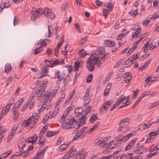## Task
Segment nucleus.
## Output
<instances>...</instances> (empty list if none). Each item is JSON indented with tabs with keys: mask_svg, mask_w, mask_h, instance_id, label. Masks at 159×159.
I'll return each mask as SVG.
<instances>
[{
	"mask_svg": "<svg viewBox=\"0 0 159 159\" xmlns=\"http://www.w3.org/2000/svg\"><path fill=\"white\" fill-rule=\"evenodd\" d=\"M40 89H34L32 92V95L33 96H35L37 95V97L38 98H41L43 97L44 94L43 92L46 87V85L45 84H41L40 85Z\"/></svg>",
	"mask_w": 159,
	"mask_h": 159,
	"instance_id": "1",
	"label": "nucleus"
},
{
	"mask_svg": "<svg viewBox=\"0 0 159 159\" xmlns=\"http://www.w3.org/2000/svg\"><path fill=\"white\" fill-rule=\"evenodd\" d=\"M44 16L49 19H53L55 17L54 13L52 11L48 8H45L43 9Z\"/></svg>",
	"mask_w": 159,
	"mask_h": 159,
	"instance_id": "2",
	"label": "nucleus"
},
{
	"mask_svg": "<svg viewBox=\"0 0 159 159\" xmlns=\"http://www.w3.org/2000/svg\"><path fill=\"white\" fill-rule=\"evenodd\" d=\"M65 124H66L65 127L66 129L73 128L75 127L76 124V121L74 119V118H71L70 120H66L65 122Z\"/></svg>",
	"mask_w": 159,
	"mask_h": 159,
	"instance_id": "3",
	"label": "nucleus"
},
{
	"mask_svg": "<svg viewBox=\"0 0 159 159\" xmlns=\"http://www.w3.org/2000/svg\"><path fill=\"white\" fill-rule=\"evenodd\" d=\"M111 102L112 101L111 100H110L106 102L103 104L102 107L100 108V110L102 111H103L102 110H105V111H106L107 110L108 107L111 105Z\"/></svg>",
	"mask_w": 159,
	"mask_h": 159,
	"instance_id": "4",
	"label": "nucleus"
},
{
	"mask_svg": "<svg viewBox=\"0 0 159 159\" xmlns=\"http://www.w3.org/2000/svg\"><path fill=\"white\" fill-rule=\"evenodd\" d=\"M104 45L107 47H113L115 45V42L113 41L107 40L104 42Z\"/></svg>",
	"mask_w": 159,
	"mask_h": 159,
	"instance_id": "5",
	"label": "nucleus"
},
{
	"mask_svg": "<svg viewBox=\"0 0 159 159\" xmlns=\"http://www.w3.org/2000/svg\"><path fill=\"white\" fill-rule=\"evenodd\" d=\"M96 140H95V143L97 145H99L101 147L105 148L107 147V144L104 143V140L102 141L98 140V142H96Z\"/></svg>",
	"mask_w": 159,
	"mask_h": 159,
	"instance_id": "6",
	"label": "nucleus"
},
{
	"mask_svg": "<svg viewBox=\"0 0 159 159\" xmlns=\"http://www.w3.org/2000/svg\"><path fill=\"white\" fill-rule=\"evenodd\" d=\"M37 138L38 136L36 134H34L32 137H29L28 139V141L27 142L34 144L37 141Z\"/></svg>",
	"mask_w": 159,
	"mask_h": 159,
	"instance_id": "7",
	"label": "nucleus"
},
{
	"mask_svg": "<svg viewBox=\"0 0 159 159\" xmlns=\"http://www.w3.org/2000/svg\"><path fill=\"white\" fill-rule=\"evenodd\" d=\"M137 139V138H135L133 140L131 141L126 147L125 150L126 151L129 150L135 144V142H136Z\"/></svg>",
	"mask_w": 159,
	"mask_h": 159,
	"instance_id": "8",
	"label": "nucleus"
},
{
	"mask_svg": "<svg viewBox=\"0 0 159 159\" xmlns=\"http://www.w3.org/2000/svg\"><path fill=\"white\" fill-rule=\"evenodd\" d=\"M70 142H69L68 143H66V144H62L59 147V151L61 152H62L66 149L67 147V145L70 144Z\"/></svg>",
	"mask_w": 159,
	"mask_h": 159,
	"instance_id": "9",
	"label": "nucleus"
},
{
	"mask_svg": "<svg viewBox=\"0 0 159 159\" xmlns=\"http://www.w3.org/2000/svg\"><path fill=\"white\" fill-rule=\"evenodd\" d=\"M88 65L87 66L88 70L90 71H93L95 68L94 62L92 63H88Z\"/></svg>",
	"mask_w": 159,
	"mask_h": 159,
	"instance_id": "10",
	"label": "nucleus"
},
{
	"mask_svg": "<svg viewBox=\"0 0 159 159\" xmlns=\"http://www.w3.org/2000/svg\"><path fill=\"white\" fill-rule=\"evenodd\" d=\"M80 58H84L87 55L86 51L84 49L80 50L78 53Z\"/></svg>",
	"mask_w": 159,
	"mask_h": 159,
	"instance_id": "11",
	"label": "nucleus"
},
{
	"mask_svg": "<svg viewBox=\"0 0 159 159\" xmlns=\"http://www.w3.org/2000/svg\"><path fill=\"white\" fill-rule=\"evenodd\" d=\"M47 125H46L42 128V129L40 131L39 134V137H42L43 136V135L44 134L45 131H47Z\"/></svg>",
	"mask_w": 159,
	"mask_h": 159,
	"instance_id": "12",
	"label": "nucleus"
},
{
	"mask_svg": "<svg viewBox=\"0 0 159 159\" xmlns=\"http://www.w3.org/2000/svg\"><path fill=\"white\" fill-rule=\"evenodd\" d=\"M60 72L59 70H57V71H55V77H56V75H57L58 79L59 80H58L60 81H61L63 78L64 77V76L62 75H59Z\"/></svg>",
	"mask_w": 159,
	"mask_h": 159,
	"instance_id": "13",
	"label": "nucleus"
},
{
	"mask_svg": "<svg viewBox=\"0 0 159 159\" xmlns=\"http://www.w3.org/2000/svg\"><path fill=\"white\" fill-rule=\"evenodd\" d=\"M83 111V110L82 109V107L76 108L75 110V115L77 116H79L82 113Z\"/></svg>",
	"mask_w": 159,
	"mask_h": 159,
	"instance_id": "14",
	"label": "nucleus"
},
{
	"mask_svg": "<svg viewBox=\"0 0 159 159\" xmlns=\"http://www.w3.org/2000/svg\"><path fill=\"white\" fill-rule=\"evenodd\" d=\"M159 134V130L158 129V130L154 131L150 133L149 134V135L150 137L151 138H153L154 137V138L155 137V136L157 134Z\"/></svg>",
	"mask_w": 159,
	"mask_h": 159,
	"instance_id": "15",
	"label": "nucleus"
},
{
	"mask_svg": "<svg viewBox=\"0 0 159 159\" xmlns=\"http://www.w3.org/2000/svg\"><path fill=\"white\" fill-rule=\"evenodd\" d=\"M136 133V131H133L130 133H129L126 135V136L125 137V140L124 141V142H125V141L129 139L130 137L134 135V133Z\"/></svg>",
	"mask_w": 159,
	"mask_h": 159,
	"instance_id": "16",
	"label": "nucleus"
},
{
	"mask_svg": "<svg viewBox=\"0 0 159 159\" xmlns=\"http://www.w3.org/2000/svg\"><path fill=\"white\" fill-rule=\"evenodd\" d=\"M11 66L10 64H7L5 67V71L6 73H8L11 70Z\"/></svg>",
	"mask_w": 159,
	"mask_h": 159,
	"instance_id": "17",
	"label": "nucleus"
},
{
	"mask_svg": "<svg viewBox=\"0 0 159 159\" xmlns=\"http://www.w3.org/2000/svg\"><path fill=\"white\" fill-rule=\"evenodd\" d=\"M105 6L107 7L108 9L110 11H111L114 5V3H113L105 4Z\"/></svg>",
	"mask_w": 159,
	"mask_h": 159,
	"instance_id": "18",
	"label": "nucleus"
},
{
	"mask_svg": "<svg viewBox=\"0 0 159 159\" xmlns=\"http://www.w3.org/2000/svg\"><path fill=\"white\" fill-rule=\"evenodd\" d=\"M64 42V37L63 35L61 36V40L58 43L57 45V48H60L62 43Z\"/></svg>",
	"mask_w": 159,
	"mask_h": 159,
	"instance_id": "19",
	"label": "nucleus"
},
{
	"mask_svg": "<svg viewBox=\"0 0 159 159\" xmlns=\"http://www.w3.org/2000/svg\"><path fill=\"white\" fill-rule=\"evenodd\" d=\"M35 11L37 15H38L39 17L41 16L43 13L44 14L43 10L41 8L38 9Z\"/></svg>",
	"mask_w": 159,
	"mask_h": 159,
	"instance_id": "20",
	"label": "nucleus"
},
{
	"mask_svg": "<svg viewBox=\"0 0 159 159\" xmlns=\"http://www.w3.org/2000/svg\"><path fill=\"white\" fill-rule=\"evenodd\" d=\"M119 125L120 126H122L123 128H125L129 125V122L125 123L123 120H121Z\"/></svg>",
	"mask_w": 159,
	"mask_h": 159,
	"instance_id": "21",
	"label": "nucleus"
},
{
	"mask_svg": "<svg viewBox=\"0 0 159 159\" xmlns=\"http://www.w3.org/2000/svg\"><path fill=\"white\" fill-rule=\"evenodd\" d=\"M133 154L132 153H129L127 154H125V156L124 157L125 158V159H133Z\"/></svg>",
	"mask_w": 159,
	"mask_h": 159,
	"instance_id": "22",
	"label": "nucleus"
},
{
	"mask_svg": "<svg viewBox=\"0 0 159 159\" xmlns=\"http://www.w3.org/2000/svg\"><path fill=\"white\" fill-rule=\"evenodd\" d=\"M94 64L95 63L96 64V65H97V66L98 67H99L101 66V63L99 61L98 57L96 58L94 60Z\"/></svg>",
	"mask_w": 159,
	"mask_h": 159,
	"instance_id": "23",
	"label": "nucleus"
},
{
	"mask_svg": "<svg viewBox=\"0 0 159 159\" xmlns=\"http://www.w3.org/2000/svg\"><path fill=\"white\" fill-rule=\"evenodd\" d=\"M1 3L2 5H3L4 7L5 8L9 7L11 5V3H9L8 1H6L3 3L2 2Z\"/></svg>",
	"mask_w": 159,
	"mask_h": 159,
	"instance_id": "24",
	"label": "nucleus"
},
{
	"mask_svg": "<svg viewBox=\"0 0 159 159\" xmlns=\"http://www.w3.org/2000/svg\"><path fill=\"white\" fill-rule=\"evenodd\" d=\"M41 72L42 74H45L48 73V70L44 66H43L41 68Z\"/></svg>",
	"mask_w": 159,
	"mask_h": 159,
	"instance_id": "25",
	"label": "nucleus"
},
{
	"mask_svg": "<svg viewBox=\"0 0 159 159\" xmlns=\"http://www.w3.org/2000/svg\"><path fill=\"white\" fill-rule=\"evenodd\" d=\"M43 51V49L42 48H40L39 47L35 49L34 51V55H36L37 54L41 52H42Z\"/></svg>",
	"mask_w": 159,
	"mask_h": 159,
	"instance_id": "26",
	"label": "nucleus"
},
{
	"mask_svg": "<svg viewBox=\"0 0 159 159\" xmlns=\"http://www.w3.org/2000/svg\"><path fill=\"white\" fill-rule=\"evenodd\" d=\"M98 50L102 55L104 54L105 52V50L103 47H99L98 48Z\"/></svg>",
	"mask_w": 159,
	"mask_h": 159,
	"instance_id": "27",
	"label": "nucleus"
},
{
	"mask_svg": "<svg viewBox=\"0 0 159 159\" xmlns=\"http://www.w3.org/2000/svg\"><path fill=\"white\" fill-rule=\"evenodd\" d=\"M98 119L97 115L94 114L90 118L89 120L91 122H93L94 121H95Z\"/></svg>",
	"mask_w": 159,
	"mask_h": 159,
	"instance_id": "28",
	"label": "nucleus"
},
{
	"mask_svg": "<svg viewBox=\"0 0 159 159\" xmlns=\"http://www.w3.org/2000/svg\"><path fill=\"white\" fill-rule=\"evenodd\" d=\"M80 62L81 61H77L75 63V64L74 65V71L75 70H77L78 68L80 67Z\"/></svg>",
	"mask_w": 159,
	"mask_h": 159,
	"instance_id": "29",
	"label": "nucleus"
},
{
	"mask_svg": "<svg viewBox=\"0 0 159 159\" xmlns=\"http://www.w3.org/2000/svg\"><path fill=\"white\" fill-rule=\"evenodd\" d=\"M128 32H127V33H124L120 34L116 38L117 40H120L123 37L125 36L126 35V34Z\"/></svg>",
	"mask_w": 159,
	"mask_h": 159,
	"instance_id": "30",
	"label": "nucleus"
},
{
	"mask_svg": "<svg viewBox=\"0 0 159 159\" xmlns=\"http://www.w3.org/2000/svg\"><path fill=\"white\" fill-rule=\"evenodd\" d=\"M31 121V118H29L27 120H25L23 125L25 124V126H27L30 123Z\"/></svg>",
	"mask_w": 159,
	"mask_h": 159,
	"instance_id": "31",
	"label": "nucleus"
},
{
	"mask_svg": "<svg viewBox=\"0 0 159 159\" xmlns=\"http://www.w3.org/2000/svg\"><path fill=\"white\" fill-rule=\"evenodd\" d=\"M95 59L93 57H92V56H91L88 59L87 62L88 63H94V60Z\"/></svg>",
	"mask_w": 159,
	"mask_h": 159,
	"instance_id": "32",
	"label": "nucleus"
},
{
	"mask_svg": "<svg viewBox=\"0 0 159 159\" xmlns=\"http://www.w3.org/2000/svg\"><path fill=\"white\" fill-rule=\"evenodd\" d=\"M92 78L93 75L91 74H89L88 76L86 79V82L87 83H89L92 80Z\"/></svg>",
	"mask_w": 159,
	"mask_h": 159,
	"instance_id": "33",
	"label": "nucleus"
},
{
	"mask_svg": "<svg viewBox=\"0 0 159 159\" xmlns=\"http://www.w3.org/2000/svg\"><path fill=\"white\" fill-rule=\"evenodd\" d=\"M39 17V16L37 15V13H36V11H35L33 13L31 16V19L32 20H34L35 18L37 19Z\"/></svg>",
	"mask_w": 159,
	"mask_h": 159,
	"instance_id": "34",
	"label": "nucleus"
},
{
	"mask_svg": "<svg viewBox=\"0 0 159 159\" xmlns=\"http://www.w3.org/2000/svg\"><path fill=\"white\" fill-rule=\"evenodd\" d=\"M87 119V118H86L85 119H84V120H81L79 122V125H77L78 126V128H76V129H77V130L79 129V128L78 127L80 126H82L83 125L85 121H86V119Z\"/></svg>",
	"mask_w": 159,
	"mask_h": 159,
	"instance_id": "35",
	"label": "nucleus"
},
{
	"mask_svg": "<svg viewBox=\"0 0 159 159\" xmlns=\"http://www.w3.org/2000/svg\"><path fill=\"white\" fill-rule=\"evenodd\" d=\"M109 10L108 9H104L103 10V13L104 16H105V18L106 19L108 16V10Z\"/></svg>",
	"mask_w": 159,
	"mask_h": 159,
	"instance_id": "36",
	"label": "nucleus"
},
{
	"mask_svg": "<svg viewBox=\"0 0 159 159\" xmlns=\"http://www.w3.org/2000/svg\"><path fill=\"white\" fill-rule=\"evenodd\" d=\"M158 17H159V12H157L156 13L153 14V16L151 18V19L152 18V20H154Z\"/></svg>",
	"mask_w": 159,
	"mask_h": 159,
	"instance_id": "37",
	"label": "nucleus"
},
{
	"mask_svg": "<svg viewBox=\"0 0 159 159\" xmlns=\"http://www.w3.org/2000/svg\"><path fill=\"white\" fill-rule=\"evenodd\" d=\"M55 135V134L53 131H49L47 132L46 136L47 137H50Z\"/></svg>",
	"mask_w": 159,
	"mask_h": 159,
	"instance_id": "38",
	"label": "nucleus"
},
{
	"mask_svg": "<svg viewBox=\"0 0 159 159\" xmlns=\"http://www.w3.org/2000/svg\"><path fill=\"white\" fill-rule=\"evenodd\" d=\"M50 64H51L52 65H57L58 64L59 62V61L58 60H51L50 61Z\"/></svg>",
	"mask_w": 159,
	"mask_h": 159,
	"instance_id": "39",
	"label": "nucleus"
},
{
	"mask_svg": "<svg viewBox=\"0 0 159 159\" xmlns=\"http://www.w3.org/2000/svg\"><path fill=\"white\" fill-rule=\"evenodd\" d=\"M81 136V134H80L78 133L74 136L73 138L72 139V140H76L77 139Z\"/></svg>",
	"mask_w": 159,
	"mask_h": 159,
	"instance_id": "40",
	"label": "nucleus"
},
{
	"mask_svg": "<svg viewBox=\"0 0 159 159\" xmlns=\"http://www.w3.org/2000/svg\"><path fill=\"white\" fill-rule=\"evenodd\" d=\"M11 107V105L8 104L6 106L5 110V111L4 112V114H5V112H8Z\"/></svg>",
	"mask_w": 159,
	"mask_h": 159,
	"instance_id": "41",
	"label": "nucleus"
},
{
	"mask_svg": "<svg viewBox=\"0 0 159 159\" xmlns=\"http://www.w3.org/2000/svg\"><path fill=\"white\" fill-rule=\"evenodd\" d=\"M137 48V46H135L134 47L131 48L127 53V55L128 53H129L128 55H129L130 53H132L133 51H134Z\"/></svg>",
	"mask_w": 159,
	"mask_h": 159,
	"instance_id": "42",
	"label": "nucleus"
},
{
	"mask_svg": "<svg viewBox=\"0 0 159 159\" xmlns=\"http://www.w3.org/2000/svg\"><path fill=\"white\" fill-rule=\"evenodd\" d=\"M73 108L71 107L70 106L67 108L66 110L65 111V112H66V114L68 115L69 112Z\"/></svg>",
	"mask_w": 159,
	"mask_h": 159,
	"instance_id": "43",
	"label": "nucleus"
},
{
	"mask_svg": "<svg viewBox=\"0 0 159 159\" xmlns=\"http://www.w3.org/2000/svg\"><path fill=\"white\" fill-rule=\"evenodd\" d=\"M134 59H133V58L130 60L129 58L128 59L125 61V63L126 64H128L129 62H130L131 65L133 64V61Z\"/></svg>",
	"mask_w": 159,
	"mask_h": 159,
	"instance_id": "44",
	"label": "nucleus"
},
{
	"mask_svg": "<svg viewBox=\"0 0 159 159\" xmlns=\"http://www.w3.org/2000/svg\"><path fill=\"white\" fill-rule=\"evenodd\" d=\"M47 148V147H44V148L43 149V150L41 151L40 152H39L37 153V156H38L40 154H44L45 151L46 150Z\"/></svg>",
	"mask_w": 159,
	"mask_h": 159,
	"instance_id": "45",
	"label": "nucleus"
},
{
	"mask_svg": "<svg viewBox=\"0 0 159 159\" xmlns=\"http://www.w3.org/2000/svg\"><path fill=\"white\" fill-rule=\"evenodd\" d=\"M139 89H137L135 93H134L132 97V98L133 99H135V98H136L137 94H138L139 92Z\"/></svg>",
	"mask_w": 159,
	"mask_h": 159,
	"instance_id": "46",
	"label": "nucleus"
},
{
	"mask_svg": "<svg viewBox=\"0 0 159 159\" xmlns=\"http://www.w3.org/2000/svg\"><path fill=\"white\" fill-rule=\"evenodd\" d=\"M12 77L11 76H10L8 79L7 83H6V86H7L12 80Z\"/></svg>",
	"mask_w": 159,
	"mask_h": 159,
	"instance_id": "47",
	"label": "nucleus"
},
{
	"mask_svg": "<svg viewBox=\"0 0 159 159\" xmlns=\"http://www.w3.org/2000/svg\"><path fill=\"white\" fill-rule=\"evenodd\" d=\"M125 154L122 153L121 155H119L115 157V159H121L125 156Z\"/></svg>",
	"mask_w": 159,
	"mask_h": 159,
	"instance_id": "48",
	"label": "nucleus"
},
{
	"mask_svg": "<svg viewBox=\"0 0 159 159\" xmlns=\"http://www.w3.org/2000/svg\"><path fill=\"white\" fill-rule=\"evenodd\" d=\"M109 55L108 53H106L105 54L104 56L102 58L101 60L102 61H104L108 57Z\"/></svg>",
	"mask_w": 159,
	"mask_h": 159,
	"instance_id": "49",
	"label": "nucleus"
},
{
	"mask_svg": "<svg viewBox=\"0 0 159 159\" xmlns=\"http://www.w3.org/2000/svg\"><path fill=\"white\" fill-rule=\"evenodd\" d=\"M87 127H83L82 129H81L80 130V133H79L80 134H81V135H82V134L84 133V131H87Z\"/></svg>",
	"mask_w": 159,
	"mask_h": 159,
	"instance_id": "50",
	"label": "nucleus"
},
{
	"mask_svg": "<svg viewBox=\"0 0 159 159\" xmlns=\"http://www.w3.org/2000/svg\"><path fill=\"white\" fill-rule=\"evenodd\" d=\"M43 41L44 42L45 45H47L51 42V41L47 39H44L43 40Z\"/></svg>",
	"mask_w": 159,
	"mask_h": 159,
	"instance_id": "51",
	"label": "nucleus"
},
{
	"mask_svg": "<svg viewBox=\"0 0 159 159\" xmlns=\"http://www.w3.org/2000/svg\"><path fill=\"white\" fill-rule=\"evenodd\" d=\"M69 77L68 76L67 77H66L63 80V83L64 85L66 86L67 83L69 80Z\"/></svg>",
	"mask_w": 159,
	"mask_h": 159,
	"instance_id": "52",
	"label": "nucleus"
},
{
	"mask_svg": "<svg viewBox=\"0 0 159 159\" xmlns=\"http://www.w3.org/2000/svg\"><path fill=\"white\" fill-rule=\"evenodd\" d=\"M13 112L14 113V114L15 115V117L19 115V113L16 110V109L15 108H13L12 109Z\"/></svg>",
	"mask_w": 159,
	"mask_h": 159,
	"instance_id": "53",
	"label": "nucleus"
},
{
	"mask_svg": "<svg viewBox=\"0 0 159 159\" xmlns=\"http://www.w3.org/2000/svg\"><path fill=\"white\" fill-rule=\"evenodd\" d=\"M39 118V116H36V117L34 118V119H33L32 120H31L33 121V124H35L36 123L38 122Z\"/></svg>",
	"mask_w": 159,
	"mask_h": 159,
	"instance_id": "54",
	"label": "nucleus"
},
{
	"mask_svg": "<svg viewBox=\"0 0 159 159\" xmlns=\"http://www.w3.org/2000/svg\"><path fill=\"white\" fill-rule=\"evenodd\" d=\"M70 119L69 118H67V117H65L64 118H63L62 120H61V121L62 123H63V125L65 126L66 124H65L64 122H65V121H66V120L68 121V120H70Z\"/></svg>",
	"mask_w": 159,
	"mask_h": 159,
	"instance_id": "55",
	"label": "nucleus"
},
{
	"mask_svg": "<svg viewBox=\"0 0 159 159\" xmlns=\"http://www.w3.org/2000/svg\"><path fill=\"white\" fill-rule=\"evenodd\" d=\"M49 94L50 98L48 102H50L51 100V99L55 95L56 93L54 92H52V93H50Z\"/></svg>",
	"mask_w": 159,
	"mask_h": 159,
	"instance_id": "56",
	"label": "nucleus"
},
{
	"mask_svg": "<svg viewBox=\"0 0 159 159\" xmlns=\"http://www.w3.org/2000/svg\"><path fill=\"white\" fill-rule=\"evenodd\" d=\"M159 149V146L158 145V144L156 145V146L153 147V148L151 149V152H152L153 151H156L158 149Z\"/></svg>",
	"mask_w": 159,
	"mask_h": 159,
	"instance_id": "57",
	"label": "nucleus"
},
{
	"mask_svg": "<svg viewBox=\"0 0 159 159\" xmlns=\"http://www.w3.org/2000/svg\"><path fill=\"white\" fill-rule=\"evenodd\" d=\"M41 41L39 42L40 43V45L39 47L40 48H42L43 47H44L46 45H45L44 42L43 41V40L41 39L40 40Z\"/></svg>",
	"mask_w": 159,
	"mask_h": 159,
	"instance_id": "58",
	"label": "nucleus"
},
{
	"mask_svg": "<svg viewBox=\"0 0 159 159\" xmlns=\"http://www.w3.org/2000/svg\"><path fill=\"white\" fill-rule=\"evenodd\" d=\"M154 138V137L153 138H149L147 139L146 141L145 142V143H148L151 142V141Z\"/></svg>",
	"mask_w": 159,
	"mask_h": 159,
	"instance_id": "59",
	"label": "nucleus"
},
{
	"mask_svg": "<svg viewBox=\"0 0 159 159\" xmlns=\"http://www.w3.org/2000/svg\"><path fill=\"white\" fill-rule=\"evenodd\" d=\"M18 17L17 16H16L14 17V20H13V25L14 26L15 25V23H18Z\"/></svg>",
	"mask_w": 159,
	"mask_h": 159,
	"instance_id": "60",
	"label": "nucleus"
},
{
	"mask_svg": "<svg viewBox=\"0 0 159 159\" xmlns=\"http://www.w3.org/2000/svg\"><path fill=\"white\" fill-rule=\"evenodd\" d=\"M8 156L7 154V152H5L2 154L1 155V157L0 159H3V158H5Z\"/></svg>",
	"mask_w": 159,
	"mask_h": 159,
	"instance_id": "61",
	"label": "nucleus"
},
{
	"mask_svg": "<svg viewBox=\"0 0 159 159\" xmlns=\"http://www.w3.org/2000/svg\"><path fill=\"white\" fill-rule=\"evenodd\" d=\"M150 20H145L143 23V25L147 26Z\"/></svg>",
	"mask_w": 159,
	"mask_h": 159,
	"instance_id": "62",
	"label": "nucleus"
},
{
	"mask_svg": "<svg viewBox=\"0 0 159 159\" xmlns=\"http://www.w3.org/2000/svg\"><path fill=\"white\" fill-rule=\"evenodd\" d=\"M91 106H89L86 108V112L85 113V114H88L89 112L91 111Z\"/></svg>",
	"mask_w": 159,
	"mask_h": 159,
	"instance_id": "63",
	"label": "nucleus"
},
{
	"mask_svg": "<svg viewBox=\"0 0 159 159\" xmlns=\"http://www.w3.org/2000/svg\"><path fill=\"white\" fill-rule=\"evenodd\" d=\"M141 100V98H138L137 101L135 102V103L134 104L133 107H132V108L134 109L136 106V105Z\"/></svg>",
	"mask_w": 159,
	"mask_h": 159,
	"instance_id": "64",
	"label": "nucleus"
}]
</instances>
